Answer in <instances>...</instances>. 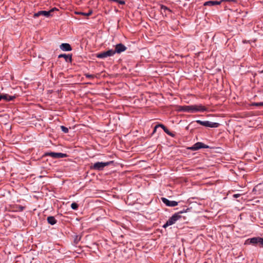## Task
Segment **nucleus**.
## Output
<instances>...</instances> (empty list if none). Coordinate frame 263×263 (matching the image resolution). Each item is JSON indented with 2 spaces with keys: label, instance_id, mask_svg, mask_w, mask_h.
<instances>
[{
  "label": "nucleus",
  "instance_id": "obj_1",
  "mask_svg": "<svg viewBox=\"0 0 263 263\" xmlns=\"http://www.w3.org/2000/svg\"><path fill=\"white\" fill-rule=\"evenodd\" d=\"M206 108L205 106L202 105L201 104L180 106L179 108V111H180L191 113H194L197 112H203L206 111Z\"/></svg>",
  "mask_w": 263,
  "mask_h": 263
},
{
  "label": "nucleus",
  "instance_id": "obj_2",
  "mask_svg": "<svg viewBox=\"0 0 263 263\" xmlns=\"http://www.w3.org/2000/svg\"><path fill=\"white\" fill-rule=\"evenodd\" d=\"M189 209H186V210H183L173 214L168 219L166 222L163 226V228L166 229L167 227L175 223V222L177 220H178L181 218L182 216L181 214L185 212H186Z\"/></svg>",
  "mask_w": 263,
  "mask_h": 263
},
{
  "label": "nucleus",
  "instance_id": "obj_3",
  "mask_svg": "<svg viewBox=\"0 0 263 263\" xmlns=\"http://www.w3.org/2000/svg\"><path fill=\"white\" fill-rule=\"evenodd\" d=\"M114 163V161L106 162H97L90 166V169L96 171H102L105 167Z\"/></svg>",
  "mask_w": 263,
  "mask_h": 263
},
{
  "label": "nucleus",
  "instance_id": "obj_4",
  "mask_svg": "<svg viewBox=\"0 0 263 263\" xmlns=\"http://www.w3.org/2000/svg\"><path fill=\"white\" fill-rule=\"evenodd\" d=\"M245 245L252 244L258 246L260 248H263V238L260 237H255L247 239L245 243Z\"/></svg>",
  "mask_w": 263,
  "mask_h": 263
},
{
  "label": "nucleus",
  "instance_id": "obj_5",
  "mask_svg": "<svg viewBox=\"0 0 263 263\" xmlns=\"http://www.w3.org/2000/svg\"><path fill=\"white\" fill-rule=\"evenodd\" d=\"M58 9L55 7L50 9L49 11L41 10L33 14V17L36 18L40 16H43L46 17H49L53 15L52 13L54 11H58Z\"/></svg>",
  "mask_w": 263,
  "mask_h": 263
},
{
  "label": "nucleus",
  "instance_id": "obj_6",
  "mask_svg": "<svg viewBox=\"0 0 263 263\" xmlns=\"http://www.w3.org/2000/svg\"><path fill=\"white\" fill-rule=\"evenodd\" d=\"M197 123L202 126H204L205 127H218L219 126V124L216 122H211L209 121H202L201 120H196L195 121L192 122L191 124H192L194 123Z\"/></svg>",
  "mask_w": 263,
  "mask_h": 263
},
{
  "label": "nucleus",
  "instance_id": "obj_7",
  "mask_svg": "<svg viewBox=\"0 0 263 263\" xmlns=\"http://www.w3.org/2000/svg\"><path fill=\"white\" fill-rule=\"evenodd\" d=\"M50 156L54 159H59V158H66L68 156L66 154H64L62 153H55V152H47L45 153L43 157H47Z\"/></svg>",
  "mask_w": 263,
  "mask_h": 263
},
{
  "label": "nucleus",
  "instance_id": "obj_8",
  "mask_svg": "<svg viewBox=\"0 0 263 263\" xmlns=\"http://www.w3.org/2000/svg\"><path fill=\"white\" fill-rule=\"evenodd\" d=\"M114 54V50L109 49L106 51L97 53L96 57L99 59H103L107 57L113 56Z\"/></svg>",
  "mask_w": 263,
  "mask_h": 263
},
{
  "label": "nucleus",
  "instance_id": "obj_9",
  "mask_svg": "<svg viewBox=\"0 0 263 263\" xmlns=\"http://www.w3.org/2000/svg\"><path fill=\"white\" fill-rule=\"evenodd\" d=\"M209 148V146L204 144V143L198 142L195 143L192 146L189 147L188 149L192 151H197L200 148Z\"/></svg>",
  "mask_w": 263,
  "mask_h": 263
},
{
  "label": "nucleus",
  "instance_id": "obj_10",
  "mask_svg": "<svg viewBox=\"0 0 263 263\" xmlns=\"http://www.w3.org/2000/svg\"><path fill=\"white\" fill-rule=\"evenodd\" d=\"M161 201L167 206H175L178 204V202L175 201H170L166 198L162 197Z\"/></svg>",
  "mask_w": 263,
  "mask_h": 263
},
{
  "label": "nucleus",
  "instance_id": "obj_11",
  "mask_svg": "<svg viewBox=\"0 0 263 263\" xmlns=\"http://www.w3.org/2000/svg\"><path fill=\"white\" fill-rule=\"evenodd\" d=\"M127 49V47L122 43L118 44L115 46V50H114V53H120Z\"/></svg>",
  "mask_w": 263,
  "mask_h": 263
},
{
  "label": "nucleus",
  "instance_id": "obj_12",
  "mask_svg": "<svg viewBox=\"0 0 263 263\" xmlns=\"http://www.w3.org/2000/svg\"><path fill=\"white\" fill-rule=\"evenodd\" d=\"M60 49L63 51H70L72 50L70 45L68 43H62L60 46Z\"/></svg>",
  "mask_w": 263,
  "mask_h": 263
},
{
  "label": "nucleus",
  "instance_id": "obj_13",
  "mask_svg": "<svg viewBox=\"0 0 263 263\" xmlns=\"http://www.w3.org/2000/svg\"><path fill=\"white\" fill-rule=\"evenodd\" d=\"M64 58L66 62L71 63L72 62V55L71 54H61L58 55V58Z\"/></svg>",
  "mask_w": 263,
  "mask_h": 263
},
{
  "label": "nucleus",
  "instance_id": "obj_14",
  "mask_svg": "<svg viewBox=\"0 0 263 263\" xmlns=\"http://www.w3.org/2000/svg\"><path fill=\"white\" fill-rule=\"evenodd\" d=\"M160 9L161 14L164 15L165 16L167 15L168 12H171V10L168 8L163 5L160 6Z\"/></svg>",
  "mask_w": 263,
  "mask_h": 263
},
{
  "label": "nucleus",
  "instance_id": "obj_15",
  "mask_svg": "<svg viewBox=\"0 0 263 263\" xmlns=\"http://www.w3.org/2000/svg\"><path fill=\"white\" fill-rule=\"evenodd\" d=\"M2 99L5 100L6 102H9L12 100H13L16 98V96H9L8 94H2Z\"/></svg>",
  "mask_w": 263,
  "mask_h": 263
},
{
  "label": "nucleus",
  "instance_id": "obj_16",
  "mask_svg": "<svg viewBox=\"0 0 263 263\" xmlns=\"http://www.w3.org/2000/svg\"><path fill=\"white\" fill-rule=\"evenodd\" d=\"M221 4V2L220 1H209L205 2L203 5L206 6H213L216 5H220Z\"/></svg>",
  "mask_w": 263,
  "mask_h": 263
},
{
  "label": "nucleus",
  "instance_id": "obj_17",
  "mask_svg": "<svg viewBox=\"0 0 263 263\" xmlns=\"http://www.w3.org/2000/svg\"><path fill=\"white\" fill-rule=\"evenodd\" d=\"M47 220L48 223L51 225H54L57 222V220L54 216H48L47 218Z\"/></svg>",
  "mask_w": 263,
  "mask_h": 263
},
{
  "label": "nucleus",
  "instance_id": "obj_18",
  "mask_svg": "<svg viewBox=\"0 0 263 263\" xmlns=\"http://www.w3.org/2000/svg\"><path fill=\"white\" fill-rule=\"evenodd\" d=\"M76 13L78 14L82 15H84L85 16H90V15H91V14L92 13V11L89 10L88 13H84V12H76Z\"/></svg>",
  "mask_w": 263,
  "mask_h": 263
},
{
  "label": "nucleus",
  "instance_id": "obj_19",
  "mask_svg": "<svg viewBox=\"0 0 263 263\" xmlns=\"http://www.w3.org/2000/svg\"><path fill=\"white\" fill-rule=\"evenodd\" d=\"M25 209V207L22 206L21 205H16V211L22 212Z\"/></svg>",
  "mask_w": 263,
  "mask_h": 263
},
{
  "label": "nucleus",
  "instance_id": "obj_20",
  "mask_svg": "<svg viewBox=\"0 0 263 263\" xmlns=\"http://www.w3.org/2000/svg\"><path fill=\"white\" fill-rule=\"evenodd\" d=\"M79 207V205L78 203L76 202H73L71 204V208L72 209L74 210H77Z\"/></svg>",
  "mask_w": 263,
  "mask_h": 263
},
{
  "label": "nucleus",
  "instance_id": "obj_21",
  "mask_svg": "<svg viewBox=\"0 0 263 263\" xmlns=\"http://www.w3.org/2000/svg\"><path fill=\"white\" fill-rule=\"evenodd\" d=\"M251 106H263V102H253L250 104Z\"/></svg>",
  "mask_w": 263,
  "mask_h": 263
},
{
  "label": "nucleus",
  "instance_id": "obj_22",
  "mask_svg": "<svg viewBox=\"0 0 263 263\" xmlns=\"http://www.w3.org/2000/svg\"><path fill=\"white\" fill-rule=\"evenodd\" d=\"M165 133L172 137H175V134L170 132L168 129H166V130H165Z\"/></svg>",
  "mask_w": 263,
  "mask_h": 263
},
{
  "label": "nucleus",
  "instance_id": "obj_23",
  "mask_svg": "<svg viewBox=\"0 0 263 263\" xmlns=\"http://www.w3.org/2000/svg\"><path fill=\"white\" fill-rule=\"evenodd\" d=\"M61 129L63 132L66 134L69 132L68 128L64 126H61Z\"/></svg>",
  "mask_w": 263,
  "mask_h": 263
},
{
  "label": "nucleus",
  "instance_id": "obj_24",
  "mask_svg": "<svg viewBox=\"0 0 263 263\" xmlns=\"http://www.w3.org/2000/svg\"><path fill=\"white\" fill-rule=\"evenodd\" d=\"M85 76L86 78H89V79H93L95 77L94 75L90 74L89 73H86V74H85Z\"/></svg>",
  "mask_w": 263,
  "mask_h": 263
},
{
  "label": "nucleus",
  "instance_id": "obj_25",
  "mask_svg": "<svg viewBox=\"0 0 263 263\" xmlns=\"http://www.w3.org/2000/svg\"><path fill=\"white\" fill-rule=\"evenodd\" d=\"M157 125H159V127H161L163 129L164 132H165V130H166V129H167V128L163 124H157Z\"/></svg>",
  "mask_w": 263,
  "mask_h": 263
},
{
  "label": "nucleus",
  "instance_id": "obj_26",
  "mask_svg": "<svg viewBox=\"0 0 263 263\" xmlns=\"http://www.w3.org/2000/svg\"><path fill=\"white\" fill-rule=\"evenodd\" d=\"M221 2V3L222 2H236V0H221L220 1Z\"/></svg>",
  "mask_w": 263,
  "mask_h": 263
},
{
  "label": "nucleus",
  "instance_id": "obj_27",
  "mask_svg": "<svg viewBox=\"0 0 263 263\" xmlns=\"http://www.w3.org/2000/svg\"><path fill=\"white\" fill-rule=\"evenodd\" d=\"M240 195H241L239 194H234L233 195V198H237L239 197L240 196Z\"/></svg>",
  "mask_w": 263,
  "mask_h": 263
},
{
  "label": "nucleus",
  "instance_id": "obj_28",
  "mask_svg": "<svg viewBox=\"0 0 263 263\" xmlns=\"http://www.w3.org/2000/svg\"><path fill=\"white\" fill-rule=\"evenodd\" d=\"M118 3L120 5H124L125 2L123 0H119Z\"/></svg>",
  "mask_w": 263,
  "mask_h": 263
},
{
  "label": "nucleus",
  "instance_id": "obj_29",
  "mask_svg": "<svg viewBox=\"0 0 263 263\" xmlns=\"http://www.w3.org/2000/svg\"><path fill=\"white\" fill-rule=\"evenodd\" d=\"M158 127H159V125H157L154 127V130H153V134H154L156 132L157 128Z\"/></svg>",
  "mask_w": 263,
  "mask_h": 263
},
{
  "label": "nucleus",
  "instance_id": "obj_30",
  "mask_svg": "<svg viewBox=\"0 0 263 263\" xmlns=\"http://www.w3.org/2000/svg\"><path fill=\"white\" fill-rule=\"evenodd\" d=\"M110 2H114L118 3L119 0H109Z\"/></svg>",
  "mask_w": 263,
  "mask_h": 263
},
{
  "label": "nucleus",
  "instance_id": "obj_31",
  "mask_svg": "<svg viewBox=\"0 0 263 263\" xmlns=\"http://www.w3.org/2000/svg\"><path fill=\"white\" fill-rule=\"evenodd\" d=\"M258 72L259 73H263V70H260V71H259Z\"/></svg>",
  "mask_w": 263,
  "mask_h": 263
},
{
  "label": "nucleus",
  "instance_id": "obj_32",
  "mask_svg": "<svg viewBox=\"0 0 263 263\" xmlns=\"http://www.w3.org/2000/svg\"><path fill=\"white\" fill-rule=\"evenodd\" d=\"M2 95H0V101H1L3 99H2Z\"/></svg>",
  "mask_w": 263,
  "mask_h": 263
}]
</instances>
